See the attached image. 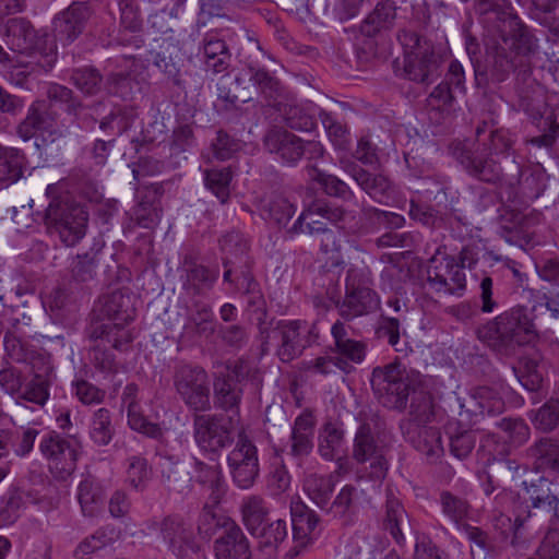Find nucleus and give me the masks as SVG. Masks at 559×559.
Here are the masks:
<instances>
[{"instance_id":"1","label":"nucleus","mask_w":559,"mask_h":559,"mask_svg":"<svg viewBox=\"0 0 559 559\" xmlns=\"http://www.w3.org/2000/svg\"><path fill=\"white\" fill-rule=\"evenodd\" d=\"M499 38L486 49L484 66H475L478 83L500 84L511 73L523 79L532 72V56L538 44L528 27L516 15H502V20L488 24Z\"/></svg>"},{"instance_id":"2","label":"nucleus","mask_w":559,"mask_h":559,"mask_svg":"<svg viewBox=\"0 0 559 559\" xmlns=\"http://www.w3.org/2000/svg\"><path fill=\"white\" fill-rule=\"evenodd\" d=\"M370 382L376 396L388 408L402 412L412 396L406 421L427 425L433 419V396L425 388L419 372L393 361L373 368Z\"/></svg>"},{"instance_id":"3","label":"nucleus","mask_w":559,"mask_h":559,"mask_svg":"<svg viewBox=\"0 0 559 559\" xmlns=\"http://www.w3.org/2000/svg\"><path fill=\"white\" fill-rule=\"evenodd\" d=\"M533 310L518 306L500 313L478 329V338L499 354H513L538 335Z\"/></svg>"},{"instance_id":"4","label":"nucleus","mask_w":559,"mask_h":559,"mask_svg":"<svg viewBox=\"0 0 559 559\" xmlns=\"http://www.w3.org/2000/svg\"><path fill=\"white\" fill-rule=\"evenodd\" d=\"M58 185H49L46 193L51 201L45 212L48 234L57 236L67 247L75 246L86 233L88 214L68 195L57 197Z\"/></svg>"},{"instance_id":"5","label":"nucleus","mask_w":559,"mask_h":559,"mask_svg":"<svg viewBox=\"0 0 559 559\" xmlns=\"http://www.w3.org/2000/svg\"><path fill=\"white\" fill-rule=\"evenodd\" d=\"M3 37L12 51L34 53L37 66L45 72L55 66L58 57L55 40L47 34L40 36L27 19H9L4 24Z\"/></svg>"},{"instance_id":"6","label":"nucleus","mask_w":559,"mask_h":559,"mask_svg":"<svg viewBox=\"0 0 559 559\" xmlns=\"http://www.w3.org/2000/svg\"><path fill=\"white\" fill-rule=\"evenodd\" d=\"M314 329V324L310 326L302 320H280L266 326L260 320L259 335L262 352H269L271 341H277L276 356L283 362H290L311 344L310 336L316 335Z\"/></svg>"},{"instance_id":"7","label":"nucleus","mask_w":559,"mask_h":559,"mask_svg":"<svg viewBox=\"0 0 559 559\" xmlns=\"http://www.w3.org/2000/svg\"><path fill=\"white\" fill-rule=\"evenodd\" d=\"M397 40L404 51L403 74L406 79L430 84L439 78L441 59L430 40L411 29H401Z\"/></svg>"},{"instance_id":"8","label":"nucleus","mask_w":559,"mask_h":559,"mask_svg":"<svg viewBox=\"0 0 559 559\" xmlns=\"http://www.w3.org/2000/svg\"><path fill=\"white\" fill-rule=\"evenodd\" d=\"M453 158L462 165L468 175L487 182L501 185L504 168L488 152L487 143L475 144L471 141H457L450 146Z\"/></svg>"},{"instance_id":"9","label":"nucleus","mask_w":559,"mask_h":559,"mask_svg":"<svg viewBox=\"0 0 559 559\" xmlns=\"http://www.w3.org/2000/svg\"><path fill=\"white\" fill-rule=\"evenodd\" d=\"M369 273L368 270L357 267L347 271L344 299L336 302L338 313L345 321L366 316L379 308L377 293L367 286Z\"/></svg>"},{"instance_id":"10","label":"nucleus","mask_w":559,"mask_h":559,"mask_svg":"<svg viewBox=\"0 0 559 559\" xmlns=\"http://www.w3.org/2000/svg\"><path fill=\"white\" fill-rule=\"evenodd\" d=\"M213 373L214 405L224 412L239 413L243 395V382L247 378L242 360L217 362Z\"/></svg>"},{"instance_id":"11","label":"nucleus","mask_w":559,"mask_h":559,"mask_svg":"<svg viewBox=\"0 0 559 559\" xmlns=\"http://www.w3.org/2000/svg\"><path fill=\"white\" fill-rule=\"evenodd\" d=\"M80 449L78 437H63L56 431H49L39 442V451L50 473L60 480H66L75 471Z\"/></svg>"},{"instance_id":"12","label":"nucleus","mask_w":559,"mask_h":559,"mask_svg":"<svg viewBox=\"0 0 559 559\" xmlns=\"http://www.w3.org/2000/svg\"><path fill=\"white\" fill-rule=\"evenodd\" d=\"M174 385L189 408L195 412H206L211 408L209 376L202 367L178 366L174 374Z\"/></svg>"},{"instance_id":"13","label":"nucleus","mask_w":559,"mask_h":559,"mask_svg":"<svg viewBox=\"0 0 559 559\" xmlns=\"http://www.w3.org/2000/svg\"><path fill=\"white\" fill-rule=\"evenodd\" d=\"M231 418L223 415H195L193 418L194 441L204 453L218 456L233 441Z\"/></svg>"},{"instance_id":"14","label":"nucleus","mask_w":559,"mask_h":559,"mask_svg":"<svg viewBox=\"0 0 559 559\" xmlns=\"http://www.w3.org/2000/svg\"><path fill=\"white\" fill-rule=\"evenodd\" d=\"M227 466L233 483L242 490L250 489L260 475L259 454L255 444L240 435L227 455Z\"/></svg>"},{"instance_id":"15","label":"nucleus","mask_w":559,"mask_h":559,"mask_svg":"<svg viewBox=\"0 0 559 559\" xmlns=\"http://www.w3.org/2000/svg\"><path fill=\"white\" fill-rule=\"evenodd\" d=\"M386 452V447L376 441L370 425L362 423L356 431L352 455L359 464L369 463L368 477L371 480L381 481L385 478L389 469Z\"/></svg>"},{"instance_id":"16","label":"nucleus","mask_w":559,"mask_h":559,"mask_svg":"<svg viewBox=\"0 0 559 559\" xmlns=\"http://www.w3.org/2000/svg\"><path fill=\"white\" fill-rule=\"evenodd\" d=\"M263 144L270 153L278 155L289 165L300 160L306 150L316 156L323 154V146L320 143L313 141L305 143L300 138L282 128L269 130L264 135Z\"/></svg>"},{"instance_id":"17","label":"nucleus","mask_w":559,"mask_h":559,"mask_svg":"<svg viewBox=\"0 0 559 559\" xmlns=\"http://www.w3.org/2000/svg\"><path fill=\"white\" fill-rule=\"evenodd\" d=\"M429 285L438 293L457 294L465 289L464 260L460 264L453 257L431 259L427 270Z\"/></svg>"},{"instance_id":"18","label":"nucleus","mask_w":559,"mask_h":559,"mask_svg":"<svg viewBox=\"0 0 559 559\" xmlns=\"http://www.w3.org/2000/svg\"><path fill=\"white\" fill-rule=\"evenodd\" d=\"M222 532L213 542L215 559H252V547L249 537L231 519L218 523Z\"/></svg>"},{"instance_id":"19","label":"nucleus","mask_w":559,"mask_h":559,"mask_svg":"<svg viewBox=\"0 0 559 559\" xmlns=\"http://www.w3.org/2000/svg\"><path fill=\"white\" fill-rule=\"evenodd\" d=\"M460 415L476 423L479 416H496L504 412L506 403L501 393L493 386L480 385L472 389L467 397L460 399Z\"/></svg>"},{"instance_id":"20","label":"nucleus","mask_w":559,"mask_h":559,"mask_svg":"<svg viewBox=\"0 0 559 559\" xmlns=\"http://www.w3.org/2000/svg\"><path fill=\"white\" fill-rule=\"evenodd\" d=\"M492 523L493 527L501 531L504 537L508 536L509 531H512L511 546L515 549L522 548L535 538L544 526L537 514L531 510L525 515H518L514 521L510 516L500 513L493 518Z\"/></svg>"},{"instance_id":"21","label":"nucleus","mask_w":559,"mask_h":559,"mask_svg":"<svg viewBox=\"0 0 559 559\" xmlns=\"http://www.w3.org/2000/svg\"><path fill=\"white\" fill-rule=\"evenodd\" d=\"M401 430L404 439L423 453L430 463L436 462L443 454L441 432L438 428L402 421Z\"/></svg>"},{"instance_id":"22","label":"nucleus","mask_w":559,"mask_h":559,"mask_svg":"<svg viewBox=\"0 0 559 559\" xmlns=\"http://www.w3.org/2000/svg\"><path fill=\"white\" fill-rule=\"evenodd\" d=\"M93 14L91 3L74 1L53 21L57 36L67 44L74 41L84 31Z\"/></svg>"},{"instance_id":"23","label":"nucleus","mask_w":559,"mask_h":559,"mask_svg":"<svg viewBox=\"0 0 559 559\" xmlns=\"http://www.w3.org/2000/svg\"><path fill=\"white\" fill-rule=\"evenodd\" d=\"M525 500L532 509L545 510L551 514V521L559 523V496L552 490V481L542 475L522 483Z\"/></svg>"},{"instance_id":"24","label":"nucleus","mask_w":559,"mask_h":559,"mask_svg":"<svg viewBox=\"0 0 559 559\" xmlns=\"http://www.w3.org/2000/svg\"><path fill=\"white\" fill-rule=\"evenodd\" d=\"M242 49L250 52L249 58H252L251 60H248V68L251 72L250 81L258 87L260 93L266 99L270 102L276 100L282 92L280 81L267 71L258 68L260 59L266 57L260 41L255 38L249 37Z\"/></svg>"},{"instance_id":"25","label":"nucleus","mask_w":559,"mask_h":559,"mask_svg":"<svg viewBox=\"0 0 559 559\" xmlns=\"http://www.w3.org/2000/svg\"><path fill=\"white\" fill-rule=\"evenodd\" d=\"M56 117V112L43 103L35 102L28 107L25 118L17 124L16 134L24 142L29 141L37 132L61 136V132L57 129Z\"/></svg>"},{"instance_id":"26","label":"nucleus","mask_w":559,"mask_h":559,"mask_svg":"<svg viewBox=\"0 0 559 559\" xmlns=\"http://www.w3.org/2000/svg\"><path fill=\"white\" fill-rule=\"evenodd\" d=\"M94 320L130 323L135 318V309L129 295L121 290L105 294L93 308Z\"/></svg>"},{"instance_id":"27","label":"nucleus","mask_w":559,"mask_h":559,"mask_svg":"<svg viewBox=\"0 0 559 559\" xmlns=\"http://www.w3.org/2000/svg\"><path fill=\"white\" fill-rule=\"evenodd\" d=\"M293 546L285 555V559H295L312 543L311 534L317 528L320 518L307 506L301 504L293 509Z\"/></svg>"},{"instance_id":"28","label":"nucleus","mask_w":559,"mask_h":559,"mask_svg":"<svg viewBox=\"0 0 559 559\" xmlns=\"http://www.w3.org/2000/svg\"><path fill=\"white\" fill-rule=\"evenodd\" d=\"M129 323L93 320L87 329L90 340L99 342L102 346L110 344L116 350L124 352L133 341V335L127 329Z\"/></svg>"},{"instance_id":"29","label":"nucleus","mask_w":559,"mask_h":559,"mask_svg":"<svg viewBox=\"0 0 559 559\" xmlns=\"http://www.w3.org/2000/svg\"><path fill=\"white\" fill-rule=\"evenodd\" d=\"M164 194L162 183H153L146 187L133 210L135 223L146 229L156 227L162 218L163 209L160 198Z\"/></svg>"},{"instance_id":"30","label":"nucleus","mask_w":559,"mask_h":559,"mask_svg":"<svg viewBox=\"0 0 559 559\" xmlns=\"http://www.w3.org/2000/svg\"><path fill=\"white\" fill-rule=\"evenodd\" d=\"M199 50L207 71L218 74L227 71L230 67L231 53L229 47L217 33H206L202 38Z\"/></svg>"},{"instance_id":"31","label":"nucleus","mask_w":559,"mask_h":559,"mask_svg":"<svg viewBox=\"0 0 559 559\" xmlns=\"http://www.w3.org/2000/svg\"><path fill=\"white\" fill-rule=\"evenodd\" d=\"M152 526L159 530L160 536L167 544L168 549L177 557L181 556L191 544V531L179 516L168 515L160 522H154Z\"/></svg>"},{"instance_id":"32","label":"nucleus","mask_w":559,"mask_h":559,"mask_svg":"<svg viewBox=\"0 0 559 559\" xmlns=\"http://www.w3.org/2000/svg\"><path fill=\"white\" fill-rule=\"evenodd\" d=\"M185 274L181 276L182 289L195 297L211 290L218 278V269H210L193 261H185Z\"/></svg>"},{"instance_id":"33","label":"nucleus","mask_w":559,"mask_h":559,"mask_svg":"<svg viewBox=\"0 0 559 559\" xmlns=\"http://www.w3.org/2000/svg\"><path fill=\"white\" fill-rule=\"evenodd\" d=\"M348 329L342 320H336L331 328L333 347L331 350L337 354L338 358H345L354 364H360L366 356L367 346L364 342L349 337Z\"/></svg>"},{"instance_id":"34","label":"nucleus","mask_w":559,"mask_h":559,"mask_svg":"<svg viewBox=\"0 0 559 559\" xmlns=\"http://www.w3.org/2000/svg\"><path fill=\"white\" fill-rule=\"evenodd\" d=\"M316 419L310 411H304L294 421L290 435V454L307 456L313 449Z\"/></svg>"},{"instance_id":"35","label":"nucleus","mask_w":559,"mask_h":559,"mask_svg":"<svg viewBox=\"0 0 559 559\" xmlns=\"http://www.w3.org/2000/svg\"><path fill=\"white\" fill-rule=\"evenodd\" d=\"M526 456L536 471L559 473V438L542 437L526 449Z\"/></svg>"},{"instance_id":"36","label":"nucleus","mask_w":559,"mask_h":559,"mask_svg":"<svg viewBox=\"0 0 559 559\" xmlns=\"http://www.w3.org/2000/svg\"><path fill=\"white\" fill-rule=\"evenodd\" d=\"M106 490L103 484L93 476L84 477L78 486L76 498L84 516L98 515L104 507Z\"/></svg>"},{"instance_id":"37","label":"nucleus","mask_w":559,"mask_h":559,"mask_svg":"<svg viewBox=\"0 0 559 559\" xmlns=\"http://www.w3.org/2000/svg\"><path fill=\"white\" fill-rule=\"evenodd\" d=\"M396 19V7L393 0L379 2L360 24V33L367 37H374L383 31L390 29Z\"/></svg>"},{"instance_id":"38","label":"nucleus","mask_w":559,"mask_h":559,"mask_svg":"<svg viewBox=\"0 0 559 559\" xmlns=\"http://www.w3.org/2000/svg\"><path fill=\"white\" fill-rule=\"evenodd\" d=\"M191 480L202 488L211 490L212 495L221 492L224 485V475L217 459L212 456L210 462H205L193 457Z\"/></svg>"},{"instance_id":"39","label":"nucleus","mask_w":559,"mask_h":559,"mask_svg":"<svg viewBox=\"0 0 559 559\" xmlns=\"http://www.w3.org/2000/svg\"><path fill=\"white\" fill-rule=\"evenodd\" d=\"M335 478L333 475H321L312 472L306 474L302 487L308 498L322 511H325L329 502L331 501L334 488Z\"/></svg>"},{"instance_id":"40","label":"nucleus","mask_w":559,"mask_h":559,"mask_svg":"<svg viewBox=\"0 0 559 559\" xmlns=\"http://www.w3.org/2000/svg\"><path fill=\"white\" fill-rule=\"evenodd\" d=\"M384 528L397 544L404 542V535L411 532V522L403 504L392 493H388L385 502Z\"/></svg>"},{"instance_id":"41","label":"nucleus","mask_w":559,"mask_h":559,"mask_svg":"<svg viewBox=\"0 0 559 559\" xmlns=\"http://www.w3.org/2000/svg\"><path fill=\"white\" fill-rule=\"evenodd\" d=\"M344 169L357 185L371 198L378 199L388 194L391 189L390 180L381 174H371L355 163L348 162Z\"/></svg>"},{"instance_id":"42","label":"nucleus","mask_w":559,"mask_h":559,"mask_svg":"<svg viewBox=\"0 0 559 559\" xmlns=\"http://www.w3.org/2000/svg\"><path fill=\"white\" fill-rule=\"evenodd\" d=\"M314 215L321 216L331 223L337 224L344 219L345 211L338 206H330L324 201H313L311 204L308 205L307 209H305L301 212V214L298 216V218L295 221L292 227L287 229V234L290 237H294L305 233L304 221Z\"/></svg>"},{"instance_id":"43","label":"nucleus","mask_w":559,"mask_h":559,"mask_svg":"<svg viewBox=\"0 0 559 559\" xmlns=\"http://www.w3.org/2000/svg\"><path fill=\"white\" fill-rule=\"evenodd\" d=\"M516 157L513 154L512 160L506 165L504 176L500 185L501 189L507 191L509 201L522 198L524 185H526L531 171V164L522 166Z\"/></svg>"},{"instance_id":"44","label":"nucleus","mask_w":559,"mask_h":559,"mask_svg":"<svg viewBox=\"0 0 559 559\" xmlns=\"http://www.w3.org/2000/svg\"><path fill=\"white\" fill-rule=\"evenodd\" d=\"M52 379V367L49 364H44L43 371H35L22 397L27 402L44 406L49 399V388Z\"/></svg>"},{"instance_id":"45","label":"nucleus","mask_w":559,"mask_h":559,"mask_svg":"<svg viewBox=\"0 0 559 559\" xmlns=\"http://www.w3.org/2000/svg\"><path fill=\"white\" fill-rule=\"evenodd\" d=\"M240 511L242 522L251 534L264 523L270 512L264 498L258 495L243 498Z\"/></svg>"},{"instance_id":"46","label":"nucleus","mask_w":559,"mask_h":559,"mask_svg":"<svg viewBox=\"0 0 559 559\" xmlns=\"http://www.w3.org/2000/svg\"><path fill=\"white\" fill-rule=\"evenodd\" d=\"M344 430L337 424L328 421L319 435L318 452L325 461H333L344 442Z\"/></svg>"},{"instance_id":"47","label":"nucleus","mask_w":559,"mask_h":559,"mask_svg":"<svg viewBox=\"0 0 559 559\" xmlns=\"http://www.w3.org/2000/svg\"><path fill=\"white\" fill-rule=\"evenodd\" d=\"M24 155L14 147L0 145V182L9 186L23 175Z\"/></svg>"},{"instance_id":"48","label":"nucleus","mask_w":559,"mask_h":559,"mask_svg":"<svg viewBox=\"0 0 559 559\" xmlns=\"http://www.w3.org/2000/svg\"><path fill=\"white\" fill-rule=\"evenodd\" d=\"M530 418L534 428L545 433L559 427V391L538 409L532 412Z\"/></svg>"},{"instance_id":"49","label":"nucleus","mask_w":559,"mask_h":559,"mask_svg":"<svg viewBox=\"0 0 559 559\" xmlns=\"http://www.w3.org/2000/svg\"><path fill=\"white\" fill-rule=\"evenodd\" d=\"M544 369L545 367L542 362L533 358H524L520 360L518 367L512 368V371L523 388L535 392L542 388Z\"/></svg>"},{"instance_id":"50","label":"nucleus","mask_w":559,"mask_h":559,"mask_svg":"<svg viewBox=\"0 0 559 559\" xmlns=\"http://www.w3.org/2000/svg\"><path fill=\"white\" fill-rule=\"evenodd\" d=\"M115 436L109 409L100 407L94 412L90 423V437L98 447L108 445Z\"/></svg>"},{"instance_id":"51","label":"nucleus","mask_w":559,"mask_h":559,"mask_svg":"<svg viewBox=\"0 0 559 559\" xmlns=\"http://www.w3.org/2000/svg\"><path fill=\"white\" fill-rule=\"evenodd\" d=\"M439 501L443 515L451 520L459 528L463 527L465 525L464 521L471 512L469 502L448 490L441 491Z\"/></svg>"},{"instance_id":"52","label":"nucleus","mask_w":559,"mask_h":559,"mask_svg":"<svg viewBox=\"0 0 559 559\" xmlns=\"http://www.w3.org/2000/svg\"><path fill=\"white\" fill-rule=\"evenodd\" d=\"M242 79L240 76L231 78L224 75L217 83V98L224 103L225 109H231L241 102L246 103L250 96L240 87Z\"/></svg>"},{"instance_id":"53","label":"nucleus","mask_w":559,"mask_h":559,"mask_svg":"<svg viewBox=\"0 0 559 559\" xmlns=\"http://www.w3.org/2000/svg\"><path fill=\"white\" fill-rule=\"evenodd\" d=\"M357 500V488L353 485H345L334 500L329 502L324 512L335 519L345 518L355 511Z\"/></svg>"},{"instance_id":"54","label":"nucleus","mask_w":559,"mask_h":559,"mask_svg":"<svg viewBox=\"0 0 559 559\" xmlns=\"http://www.w3.org/2000/svg\"><path fill=\"white\" fill-rule=\"evenodd\" d=\"M98 263L97 251L78 254L70 264L72 278L78 283L93 281L97 274Z\"/></svg>"},{"instance_id":"55","label":"nucleus","mask_w":559,"mask_h":559,"mask_svg":"<svg viewBox=\"0 0 559 559\" xmlns=\"http://www.w3.org/2000/svg\"><path fill=\"white\" fill-rule=\"evenodd\" d=\"M288 528L284 520H276L262 527L260 547L267 555L276 552L280 545L287 538Z\"/></svg>"},{"instance_id":"56","label":"nucleus","mask_w":559,"mask_h":559,"mask_svg":"<svg viewBox=\"0 0 559 559\" xmlns=\"http://www.w3.org/2000/svg\"><path fill=\"white\" fill-rule=\"evenodd\" d=\"M319 118L333 145L340 150L347 148L350 142L347 126L338 121L332 112L326 110H320Z\"/></svg>"},{"instance_id":"57","label":"nucleus","mask_w":559,"mask_h":559,"mask_svg":"<svg viewBox=\"0 0 559 559\" xmlns=\"http://www.w3.org/2000/svg\"><path fill=\"white\" fill-rule=\"evenodd\" d=\"M497 426L504 433L506 439L515 447L524 444L530 439L531 429L520 417H504L497 423Z\"/></svg>"},{"instance_id":"58","label":"nucleus","mask_w":559,"mask_h":559,"mask_svg":"<svg viewBox=\"0 0 559 559\" xmlns=\"http://www.w3.org/2000/svg\"><path fill=\"white\" fill-rule=\"evenodd\" d=\"M71 81L85 95H95L100 91L103 76L95 68L85 67L72 71Z\"/></svg>"},{"instance_id":"59","label":"nucleus","mask_w":559,"mask_h":559,"mask_svg":"<svg viewBox=\"0 0 559 559\" xmlns=\"http://www.w3.org/2000/svg\"><path fill=\"white\" fill-rule=\"evenodd\" d=\"M233 174L229 168L210 169L205 171V186L217 197L222 203L229 198V185Z\"/></svg>"},{"instance_id":"60","label":"nucleus","mask_w":559,"mask_h":559,"mask_svg":"<svg viewBox=\"0 0 559 559\" xmlns=\"http://www.w3.org/2000/svg\"><path fill=\"white\" fill-rule=\"evenodd\" d=\"M287 127L298 131H311L316 128V119L298 105H284L280 108Z\"/></svg>"},{"instance_id":"61","label":"nucleus","mask_w":559,"mask_h":559,"mask_svg":"<svg viewBox=\"0 0 559 559\" xmlns=\"http://www.w3.org/2000/svg\"><path fill=\"white\" fill-rule=\"evenodd\" d=\"M462 528L472 543V559H493L491 556L492 544L486 532L467 524L463 525Z\"/></svg>"},{"instance_id":"62","label":"nucleus","mask_w":559,"mask_h":559,"mask_svg":"<svg viewBox=\"0 0 559 559\" xmlns=\"http://www.w3.org/2000/svg\"><path fill=\"white\" fill-rule=\"evenodd\" d=\"M151 471L146 459L133 455L128 459L127 481L135 490H144L150 479Z\"/></svg>"},{"instance_id":"63","label":"nucleus","mask_w":559,"mask_h":559,"mask_svg":"<svg viewBox=\"0 0 559 559\" xmlns=\"http://www.w3.org/2000/svg\"><path fill=\"white\" fill-rule=\"evenodd\" d=\"M222 251L226 254L223 261V265L227 267L233 259L242 258L248 249L249 245L246 238L238 231H230L223 236L219 241Z\"/></svg>"},{"instance_id":"64","label":"nucleus","mask_w":559,"mask_h":559,"mask_svg":"<svg viewBox=\"0 0 559 559\" xmlns=\"http://www.w3.org/2000/svg\"><path fill=\"white\" fill-rule=\"evenodd\" d=\"M186 329H190L200 336L212 335L214 326L211 308L204 304H195V312L189 316Z\"/></svg>"}]
</instances>
